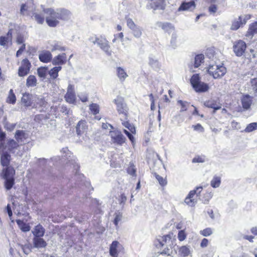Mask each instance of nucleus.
Here are the masks:
<instances>
[{
  "mask_svg": "<svg viewBox=\"0 0 257 257\" xmlns=\"http://www.w3.org/2000/svg\"><path fill=\"white\" fill-rule=\"evenodd\" d=\"M155 25L157 28H161L164 32L170 34L175 30L174 26L170 23L157 22Z\"/></svg>",
  "mask_w": 257,
  "mask_h": 257,
  "instance_id": "obj_10",
  "label": "nucleus"
},
{
  "mask_svg": "<svg viewBox=\"0 0 257 257\" xmlns=\"http://www.w3.org/2000/svg\"><path fill=\"white\" fill-rule=\"evenodd\" d=\"M11 159V156L8 152H5L3 153L1 158V164L4 167L10 166Z\"/></svg>",
  "mask_w": 257,
  "mask_h": 257,
  "instance_id": "obj_24",
  "label": "nucleus"
},
{
  "mask_svg": "<svg viewBox=\"0 0 257 257\" xmlns=\"http://www.w3.org/2000/svg\"><path fill=\"white\" fill-rule=\"evenodd\" d=\"M120 245V243L117 241H113L109 247V253L112 257H117L118 253L117 251V248Z\"/></svg>",
  "mask_w": 257,
  "mask_h": 257,
  "instance_id": "obj_26",
  "label": "nucleus"
},
{
  "mask_svg": "<svg viewBox=\"0 0 257 257\" xmlns=\"http://www.w3.org/2000/svg\"><path fill=\"white\" fill-rule=\"evenodd\" d=\"M126 23H127V26L131 30H133V29H134L137 27V26H136V25L135 24L134 21L131 19H130V18L127 19L126 20Z\"/></svg>",
  "mask_w": 257,
  "mask_h": 257,
  "instance_id": "obj_58",
  "label": "nucleus"
},
{
  "mask_svg": "<svg viewBox=\"0 0 257 257\" xmlns=\"http://www.w3.org/2000/svg\"><path fill=\"white\" fill-rule=\"evenodd\" d=\"M16 222L18 225L19 227H20V228L23 232H28L30 230V226L26 223H25L23 220L18 219L16 220Z\"/></svg>",
  "mask_w": 257,
  "mask_h": 257,
  "instance_id": "obj_32",
  "label": "nucleus"
},
{
  "mask_svg": "<svg viewBox=\"0 0 257 257\" xmlns=\"http://www.w3.org/2000/svg\"><path fill=\"white\" fill-rule=\"evenodd\" d=\"M123 132L127 136L130 140L132 142V144H134L135 142V138L132 135L131 133L126 130H124Z\"/></svg>",
  "mask_w": 257,
  "mask_h": 257,
  "instance_id": "obj_62",
  "label": "nucleus"
},
{
  "mask_svg": "<svg viewBox=\"0 0 257 257\" xmlns=\"http://www.w3.org/2000/svg\"><path fill=\"white\" fill-rule=\"evenodd\" d=\"M200 233L201 235L204 236H208L211 235L213 233L212 229L210 228H206L200 231Z\"/></svg>",
  "mask_w": 257,
  "mask_h": 257,
  "instance_id": "obj_50",
  "label": "nucleus"
},
{
  "mask_svg": "<svg viewBox=\"0 0 257 257\" xmlns=\"http://www.w3.org/2000/svg\"><path fill=\"white\" fill-rule=\"evenodd\" d=\"M5 180L4 182V186L5 188L7 190H10L15 184L14 177H11L9 178H3Z\"/></svg>",
  "mask_w": 257,
  "mask_h": 257,
  "instance_id": "obj_30",
  "label": "nucleus"
},
{
  "mask_svg": "<svg viewBox=\"0 0 257 257\" xmlns=\"http://www.w3.org/2000/svg\"><path fill=\"white\" fill-rule=\"evenodd\" d=\"M35 11V6L31 2L22 4L20 9V13L23 15L32 16Z\"/></svg>",
  "mask_w": 257,
  "mask_h": 257,
  "instance_id": "obj_7",
  "label": "nucleus"
},
{
  "mask_svg": "<svg viewBox=\"0 0 257 257\" xmlns=\"http://www.w3.org/2000/svg\"><path fill=\"white\" fill-rule=\"evenodd\" d=\"M173 236V233H169L167 235H164L163 236H159L157 238V241L158 242L156 243L157 246H163L165 244L169 243L172 242L171 239Z\"/></svg>",
  "mask_w": 257,
  "mask_h": 257,
  "instance_id": "obj_11",
  "label": "nucleus"
},
{
  "mask_svg": "<svg viewBox=\"0 0 257 257\" xmlns=\"http://www.w3.org/2000/svg\"><path fill=\"white\" fill-rule=\"evenodd\" d=\"M16 101V97L13 89H11L7 97V102L9 103L14 104Z\"/></svg>",
  "mask_w": 257,
  "mask_h": 257,
  "instance_id": "obj_39",
  "label": "nucleus"
},
{
  "mask_svg": "<svg viewBox=\"0 0 257 257\" xmlns=\"http://www.w3.org/2000/svg\"><path fill=\"white\" fill-rule=\"evenodd\" d=\"M92 42L94 44H97L107 56H110L112 55V51L110 49L109 42L106 38L102 36L96 37Z\"/></svg>",
  "mask_w": 257,
  "mask_h": 257,
  "instance_id": "obj_4",
  "label": "nucleus"
},
{
  "mask_svg": "<svg viewBox=\"0 0 257 257\" xmlns=\"http://www.w3.org/2000/svg\"><path fill=\"white\" fill-rule=\"evenodd\" d=\"M5 128L9 131H12L15 128L16 124V123H11L6 120V117L5 118V121L4 122Z\"/></svg>",
  "mask_w": 257,
  "mask_h": 257,
  "instance_id": "obj_42",
  "label": "nucleus"
},
{
  "mask_svg": "<svg viewBox=\"0 0 257 257\" xmlns=\"http://www.w3.org/2000/svg\"><path fill=\"white\" fill-rule=\"evenodd\" d=\"M208 73L214 79L220 78L226 72V68L222 65H209L208 68Z\"/></svg>",
  "mask_w": 257,
  "mask_h": 257,
  "instance_id": "obj_3",
  "label": "nucleus"
},
{
  "mask_svg": "<svg viewBox=\"0 0 257 257\" xmlns=\"http://www.w3.org/2000/svg\"><path fill=\"white\" fill-rule=\"evenodd\" d=\"M22 249L26 254H28L31 252V246L30 245H23Z\"/></svg>",
  "mask_w": 257,
  "mask_h": 257,
  "instance_id": "obj_60",
  "label": "nucleus"
},
{
  "mask_svg": "<svg viewBox=\"0 0 257 257\" xmlns=\"http://www.w3.org/2000/svg\"><path fill=\"white\" fill-rule=\"evenodd\" d=\"M29 137V134L23 130H17L15 138L18 143H24Z\"/></svg>",
  "mask_w": 257,
  "mask_h": 257,
  "instance_id": "obj_12",
  "label": "nucleus"
},
{
  "mask_svg": "<svg viewBox=\"0 0 257 257\" xmlns=\"http://www.w3.org/2000/svg\"><path fill=\"white\" fill-rule=\"evenodd\" d=\"M114 102L116 105L117 110L119 114H123L125 116L127 114V107L122 97L117 96L114 100Z\"/></svg>",
  "mask_w": 257,
  "mask_h": 257,
  "instance_id": "obj_6",
  "label": "nucleus"
},
{
  "mask_svg": "<svg viewBox=\"0 0 257 257\" xmlns=\"http://www.w3.org/2000/svg\"><path fill=\"white\" fill-rule=\"evenodd\" d=\"M257 128V123L252 122L247 125L244 130V132L246 133H249Z\"/></svg>",
  "mask_w": 257,
  "mask_h": 257,
  "instance_id": "obj_45",
  "label": "nucleus"
},
{
  "mask_svg": "<svg viewBox=\"0 0 257 257\" xmlns=\"http://www.w3.org/2000/svg\"><path fill=\"white\" fill-rule=\"evenodd\" d=\"M87 125L85 120H81L79 121L76 126V132L78 136H80L86 132Z\"/></svg>",
  "mask_w": 257,
  "mask_h": 257,
  "instance_id": "obj_17",
  "label": "nucleus"
},
{
  "mask_svg": "<svg viewBox=\"0 0 257 257\" xmlns=\"http://www.w3.org/2000/svg\"><path fill=\"white\" fill-rule=\"evenodd\" d=\"M202 187L201 186L197 187L196 188V189L191 190L189 192L187 196L191 197V198L193 199V197L195 195V194H197V195L198 196L202 191Z\"/></svg>",
  "mask_w": 257,
  "mask_h": 257,
  "instance_id": "obj_40",
  "label": "nucleus"
},
{
  "mask_svg": "<svg viewBox=\"0 0 257 257\" xmlns=\"http://www.w3.org/2000/svg\"><path fill=\"white\" fill-rule=\"evenodd\" d=\"M116 73L117 76L121 82H123L126 77H128V75L125 71L124 69L120 67L116 68Z\"/></svg>",
  "mask_w": 257,
  "mask_h": 257,
  "instance_id": "obj_28",
  "label": "nucleus"
},
{
  "mask_svg": "<svg viewBox=\"0 0 257 257\" xmlns=\"http://www.w3.org/2000/svg\"><path fill=\"white\" fill-rule=\"evenodd\" d=\"M32 233L33 237H43L45 233V229L42 225L39 224L33 228Z\"/></svg>",
  "mask_w": 257,
  "mask_h": 257,
  "instance_id": "obj_16",
  "label": "nucleus"
},
{
  "mask_svg": "<svg viewBox=\"0 0 257 257\" xmlns=\"http://www.w3.org/2000/svg\"><path fill=\"white\" fill-rule=\"evenodd\" d=\"M136 172V170L135 168V167L134 166H131L127 169V173L132 176H135Z\"/></svg>",
  "mask_w": 257,
  "mask_h": 257,
  "instance_id": "obj_63",
  "label": "nucleus"
},
{
  "mask_svg": "<svg viewBox=\"0 0 257 257\" xmlns=\"http://www.w3.org/2000/svg\"><path fill=\"white\" fill-rule=\"evenodd\" d=\"M61 66H56L48 71V74L53 79H56L58 76V72L61 70Z\"/></svg>",
  "mask_w": 257,
  "mask_h": 257,
  "instance_id": "obj_29",
  "label": "nucleus"
},
{
  "mask_svg": "<svg viewBox=\"0 0 257 257\" xmlns=\"http://www.w3.org/2000/svg\"><path fill=\"white\" fill-rule=\"evenodd\" d=\"M2 170L1 177L2 178H9L14 177L15 174V170L14 168L10 166L5 167Z\"/></svg>",
  "mask_w": 257,
  "mask_h": 257,
  "instance_id": "obj_15",
  "label": "nucleus"
},
{
  "mask_svg": "<svg viewBox=\"0 0 257 257\" xmlns=\"http://www.w3.org/2000/svg\"><path fill=\"white\" fill-rule=\"evenodd\" d=\"M31 66V63L27 59H24L22 62V66L26 70L30 71Z\"/></svg>",
  "mask_w": 257,
  "mask_h": 257,
  "instance_id": "obj_49",
  "label": "nucleus"
},
{
  "mask_svg": "<svg viewBox=\"0 0 257 257\" xmlns=\"http://www.w3.org/2000/svg\"><path fill=\"white\" fill-rule=\"evenodd\" d=\"M241 22V17H239L238 18V20L234 21L231 26V29L232 30H237L240 27L241 24H242Z\"/></svg>",
  "mask_w": 257,
  "mask_h": 257,
  "instance_id": "obj_44",
  "label": "nucleus"
},
{
  "mask_svg": "<svg viewBox=\"0 0 257 257\" xmlns=\"http://www.w3.org/2000/svg\"><path fill=\"white\" fill-rule=\"evenodd\" d=\"M149 65L154 70L157 71L160 69L161 64L157 58L153 55L149 57Z\"/></svg>",
  "mask_w": 257,
  "mask_h": 257,
  "instance_id": "obj_20",
  "label": "nucleus"
},
{
  "mask_svg": "<svg viewBox=\"0 0 257 257\" xmlns=\"http://www.w3.org/2000/svg\"><path fill=\"white\" fill-rule=\"evenodd\" d=\"M33 96L29 93L23 94L22 98V102L26 106H30L32 105V99Z\"/></svg>",
  "mask_w": 257,
  "mask_h": 257,
  "instance_id": "obj_27",
  "label": "nucleus"
},
{
  "mask_svg": "<svg viewBox=\"0 0 257 257\" xmlns=\"http://www.w3.org/2000/svg\"><path fill=\"white\" fill-rule=\"evenodd\" d=\"M9 41H10V40L9 38L6 37V36L0 37V45L2 46L5 47Z\"/></svg>",
  "mask_w": 257,
  "mask_h": 257,
  "instance_id": "obj_57",
  "label": "nucleus"
},
{
  "mask_svg": "<svg viewBox=\"0 0 257 257\" xmlns=\"http://www.w3.org/2000/svg\"><path fill=\"white\" fill-rule=\"evenodd\" d=\"M66 62V55L62 53L55 57L52 60V64L54 65H61L65 64Z\"/></svg>",
  "mask_w": 257,
  "mask_h": 257,
  "instance_id": "obj_19",
  "label": "nucleus"
},
{
  "mask_svg": "<svg viewBox=\"0 0 257 257\" xmlns=\"http://www.w3.org/2000/svg\"><path fill=\"white\" fill-rule=\"evenodd\" d=\"M232 49L237 57H241L245 53L246 44L243 41L239 40L233 43Z\"/></svg>",
  "mask_w": 257,
  "mask_h": 257,
  "instance_id": "obj_5",
  "label": "nucleus"
},
{
  "mask_svg": "<svg viewBox=\"0 0 257 257\" xmlns=\"http://www.w3.org/2000/svg\"><path fill=\"white\" fill-rule=\"evenodd\" d=\"M37 80L34 75H30L27 79L26 85L28 87H34L37 85Z\"/></svg>",
  "mask_w": 257,
  "mask_h": 257,
  "instance_id": "obj_33",
  "label": "nucleus"
},
{
  "mask_svg": "<svg viewBox=\"0 0 257 257\" xmlns=\"http://www.w3.org/2000/svg\"><path fill=\"white\" fill-rule=\"evenodd\" d=\"M122 125L127 128L132 134L136 133V128L133 124H131L128 121H123L122 122Z\"/></svg>",
  "mask_w": 257,
  "mask_h": 257,
  "instance_id": "obj_41",
  "label": "nucleus"
},
{
  "mask_svg": "<svg viewBox=\"0 0 257 257\" xmlns=\"http://www.w3.org/2000/svg\"><path fill=\"white\" fill-rule=\"evenodd\" d=\"M192 127L195 131H198L200 132H204V128L200 123H198L196 125H193Z\"/></svg>",
  "mask_w": 257,
  "mask_h": 257,
  "instance_id": "obj_61",
  "label": "nucleus"
},
{
  "mask_svg": "<svg viewBox=\"0 0 257 257\" xmlns=\"http://www.w3.org/2000/svg\"><path fill=\"white\" fill-rule=\"evenodd\" d=\"M66 101L71 104H74L76 101L75 92H67L65 95Z\"/></svg>",
  "mask_w": 257,
  "mask_h": 257,
  "instance_id": "obj_31",
  "label": "nucleus"
},
{
  "mask_svg": "<svg viewBox=\"0 0 257 257\" xmlns=\"http://www.w3.org/2000/svg\"><path fill=\"white\" fill-rule=\"evenodd\" d=\"M89 109L91 112L95 115L99 112V106L96 103H92L89 106Z\"/></svg>",
  "mask_w": 257,
  "mask_h": 257,
  "instance_id": "obj_48",
  "label": "nucleus"
},
{
  "mask_svg": "<svg viewBox=\"0 0 257 257\" xmlns=\"http://www.w3.org/2000/svg\"><path fill=\"white\" fill-rule=\"evenodd\" d=\"M20 145L19 143L14 139H8L7 140L6 144L4 146V150H7L9 153L15 154L16 150H17Z\"/></svg>",
  "mask_w": 257,
  "mask_h": 257,
  "instance_id": "obj_9",
  "label": "nucleus"
},
{
  "mask_svg": "<svg viewBox=\"0 0 257 257\" xmlns=\"http://www.w3.org/2000/svg\"><path fill=\"white\" fill-rule=\"evenodd\" d=\"M204 105L207 107L213 108V113H215L216 110L220 109L221 107V104L214 100L206 101L204 102Z\"/></svg>",
  "mask_w": 257,
  "mask_h": 257,
  "instance_id": "obj_25",
  "label": "nucleus"
},
{
  "mask_svg": "<svg viewBox=\"0 0 257 257\" xmlns=\"http://www.w3.org/2000/svg\"><path fill=\"white\" fill-rule=\"evenodd\" d=\"M32 17L34 18L38 24H42L44 22L45 18L42 14L34 12Z\"/></svg>",
  "mask_w": 257,
  "mask_h": 257,
  "instance_id": "obj_35",
  "label": "nucleus"
},
{
  "mask_svg": "<svg viewBox=\"0 0 257 257\" xmlns=\"http://www.w3.org/2000/svg\"><path fill=\"white\" fill-rule=\"evenodd\" d=\"M256 34H257V22H254L249 25L245 36L251 39Z\"/></svg>",
  "mask_w": 257,
  "mask_h": 257,
  "instance_id": "obj_23",
  "label": "nucleus"
},
{
  "mask_svg": "<svg viewBox=\"0 0 257 257\" xmlns=\"http://www.w3.org/2000/svg\"><path fill=\"white\" fill-rule=\"evenodd\" d=\"M39 58L40 61L44 63L50 62L52 58V55L48 51H42L39 55Z\"/></svg>",
  "mask_w": 257,
  "mask_h": 257,
  "instance_id": "obj_21",
  "label": "nucleus"
},
{
  "mask_svg": "<svg viewBox=\"0 0 257 257\" xmlns=\"http://www.w3.org/2000/svg\"><path fill=\"white\" fill-rule=\"evenodd\" d=\"M204 56L203 54H198L195 57L194 67L198 68L203 62Z\"/></svg>",
  "mask_w": 257,
  "mask_h": 257,
  "instance_id": "obj_36",
  "label": "nucleus"
},
{
  "mask_svg": "<svg viewBox=\"0 0 257 257\" xmlns=\"http://www.w3.org/2000/svg\"><path fill=\"white\" fill-rule=\"evenodd\" d=\"M37 73L39 76L43 79L46 78V74L48 73V68L45 67H41L38 69Z\"/></svg>",
  "mask_w": 257,
  "mask_h": 257,
  "instance_id": "obj_37",
  "label": "nucleus"
},
{
  "mask_svg": "<svg viewBox=\"0 0 257 257\" xmlns=\"http://www.w3.org/2000/svg\"><path fill=\"white\" fill-rule=\"evenodd\" d=\"M250 83L252 90L254 93H257V78L251 79Z\"/></svg>",
  "mask_w": 257,
  "mask_h": 257,
  "instance_id": "obj_55",
  "label": "nucleus"
},
{
  "mask_svg": "<svg viewBox=\"0 0 257 257\" xmlns=\"http://www.w3.org/2000/svg\"><path fill=\"white\" fill-rule=\"evenodd\" d=\"M155 177L157 179V180L158 181L159 184L162 186H164L167 184V181L165 179H164L161 176L155 174Z\"/></svg>",
  "mask_w": 257,
  "mask_h": 257,
  "instance_id": "obj_51",
  "label": "nucleus"
},
{
  "mask_svg": "<svg viewBox=\"0 0 257 257\" xmlns=\"http://www.w3.org/2000/svg\"><path fill=\"white\" fill-rule=\"evenodd\" d=\"M115 216L113 220V223L115 224L116 228L118 227V222L122 219V214L120 213H115Z\"/></svg>",
  "mask_w": 257,
  "mask_h": 257,
  "instance_id": "obj_52",
  "label": "nucleus"
},
{
  "mask_svg": "<svg viewBox=\"0 0 257 257\" xmlns=\"http://www.w3.org/2000/svg\"><path fill=\"white\" fill-rule=\"evenodd\" d=\"M190 82L193 88L197 92H204L209 89L208 85L201 81L198 74L193 75L191 78Z\"/></svg>",
  "mask_w": 257,
  "mask_h": 257,
  "instance_id": "obj_2",
  "label": "nucleus"
},
{
  "mask_svg": "<svg viewBox=\"0 0 257 257\" xmlns=\"http://www.w3.org/2000/svg\"><path fill=\"white\" fill-rule=\"evenodd\" d=\"M221 183V178L218 176H214L210 182V185L213 188L218 187Z\"/></svg>",
  "mask_w": 257,
  "mask_h": 257,
  "instance_id": "obj_38",
  "label": "nucleus"
},
{
  "mask_svg": "<svg viewBox=\"0 0 257 257\" xmlns=\"http://www.w3.org/2000/svg\"><path fill=\"white\" fill-rule=\"evenodd\" d=\"M133 32L134 36L137 38H139L142 35V29L140 27L137 26L135 28L132 30Z\"/></svg>",
  "mask_w": 257,
  "mask_h": 257,
  "instance_id": "obj_46",
  "label": "nucleus"
},
{
  "mask_svg": "<svg viewBox=\"0 0 257 257\" xmlns=\"http://www.w3.org/2000/svg\"><path fill=\"white\" fill-rule=\"evenodd\" d=\"M186 237V235L183 230H180L178 232V238L180 241L184 240Z\"/></svg>",
  "mask_w": 257,
  "mask_h": 257,
  "instance_id": "obj_59",
  "label": "nucleus"
},
{
  "mask_svg": "<svg viewBox=\"0 0 257 257\" xmlns=\"http://www.w3.org/2000/svg\"><path fill=\"white\" fill-rule=\"evenodd\" d=\"M242 107L246 110H248L252 103V97L248 94L243 95L241 98Z\"/></svg>",
  "mask_w": 257,
  "mask_h": 257,
  "instance_id": "obj_18",
  "label": "nucleus"
},
{
  "mask_svg": "<svg viewBox=\"0 0 257 257\" xmlns=\"http://www.w3.org/2000/svg\"><path fill=\"white\" fill-rule=\"evenodd\" d=\"M111 141L118 145H122L125 142V138L121 133L118 131H113L109 132Z\"/></svg>",
  "mask_w": 257,
  "mask_h": 257,
  "instance_id": "obj_8",
  "label": "nucleus"
},
{
  "mask_svg": "<svg viewBox=\"0 0 257 257\" xmlns=\"http://www.w3.org/2000/svg\"><path fill=\"white\" fill-rule=\"evenodd\" d=\"M52 48L51 51H54L56 50H59V51H65V49L64 47H62L60 43L59 42H56L54 43L53 44L51 45Z\"/></svg>",
  "mask_w": 257,
  "mask_h": 257,
  "instance_id": "obj_43",
  "label": "nucleus"
},
{
  "mask_svg": "<svg viewBox=\"0 0 257 257\" xmlns=\"http://www.w3.org/2000/svg\"><path fill=\"white\" fill-rule=\"evenodd\" d=\"M185 202L189 206H193L196 203V201H195L194 199L191 197L187 196L185 199Z\"/></svg>",
  "mask_w": 257,
  "mask_h": 257,
  "instance_id": "obj_53",
  "label": "nucleus"
},
{
  "mask_svg": "<svg viewBox=\"0 0 257 257\" xmlns=\"http://www.w3.org/2000/svg\"><path fill=\"white\" fill-rule=\"evenodd\" d=\"M177 103L181 106L180 112L187 110V107L189 106V103L188 102L179 100L177 101Z\"/></svg>",
  "mask_w": 257,
  "mask_h": 257,
  "instance_id": "obj_47",
  "label": "nucleus"
},
{
  "mask_svg": "<svg viewBox=\"0 0 257 257\" xmlns=\"http://www.w3.org/2000/svg\"><path fill=\"white\" fill-rule=\"evenodd\" d=\"M32 241L34 247L38 249L45 248L47 245V242L42 237H33Z\"/></svg>",
  "mask_w": 257,
  "mask_h": 257,
  "instance_id": "obj_14",
  "label": "nucleus"
},
{
  "mask_svg": "<svg viewBox=\"0 0 257 257\" xmlns=\"http://www.w3.org/2000/svg\"><path fill=\"white\" fill-rule=\"evenodd\" d=\"M58 13V17L59 20H67L70 19L71 14V13L65 9H57Z\"/></svg>",
  "mask_w": 257,
  "mask_h": 257,
  "instance_id": "obj_22",
  "label": "nucleus"
},
{
  "mask_svg": "<svg viewBox=\"0 0 257 257\" xmlns=\"http://www.w3.org/2000/svg\"><path fill=\"white\" fill-rule=\"evenodd\" d=\"M43 12L46 15V22L48 25L55 27L59 24L58 13L52 8L43 9Z\"/></svg>",
  "mask_w": 257,
  "mask_h": 257,
  "instance_id": "obj_1",
  "label": "nucleus"
},
{
  "mask_svg": "<svg viewBox=\"0 0 257 257\" xmlns=\"http://www.w3.org/2000/svg\"><path fill=\"white\" fill-rule=\"evenodd\" d=\"M35 101L37 104H39L41 106H45L46 105V101L44 100V97L40 96L37 97L36 99H35Z\"/></svg>",
  "mask_w": 257,
  "mask_h": 257,
  "instance_id": "obj_54",
  "label": "nucleus"
},
{
  "mask_svg": "<svg viewBox=\"0 0 257 257\" xmlns=\"http://www.w3.org/2000/svg\"><path fill=\"white\" fill-rule=\"evenodd\" d=\"M205 162V159L201 157H196L194 158L193 160V163H203Z\"/></svg>",
  "mask_w": 257,
  "mask_h": 257,
  "instance_id": "obj_64",
  "label": "nucleus"
},
{
  "mask_svg": "<svg viewBox=\"0 0 257 257\" xmlns=\"http://www.w3.org/2000/svg\"><path fill=\"white\" fill-rule=\"evenodd\" d=\"M190 253V249L186 246H182L179 249L178 254L182 257H186Z\"/></svg>",
  "mask_w": 257,
  "mask_h": 257,
  "instance_id": "obj_34",
  "label": "nucleus"
},
{
  "mask_svg": "<svg viewBox=\"0 0 257 257\" xmlns=\"http://www.w3.org/2000/svg\"><path fill=\"white\" fill-rule=\"evenodd\" d=\"M196 5L194 1H191L189 2H183L180 5L178 9L179 12L189 11H192L195 9Z\"/></svg>",
  "mask_w": 257,
  "mask_h": 257,
  "instance_id": "obj_13",
  "label": "nucleus"
},
{
  "mask_svg": "<svg viewBox=\"0 0 257 257\" xmlns=\"http://www.w3.org/2000/svg\"><path fill=\"white\" fill-rule=\"evenodd\" d=\"M29 72V71L20 66L19 68L18 75L20 77H23L27 75Z\"/></svg>",
  "mask_w": 257,
  "mask_h": 257,
  "instance_id": "obj_56",
  "label": "nucleus"
}]
</instances>
